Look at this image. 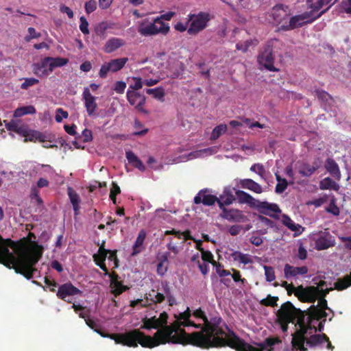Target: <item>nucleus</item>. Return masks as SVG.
<instances>
[{"label":"nucleus","mask_w":351,"mask_h":351,"mask_svg":"<svg viewBox=\"0 0 351 351\" xmlns=\"http://www.w3.org/2000/svg\"><path fill=\"white\" fill-rule=\"evenodd\" d=\"M104 242L102 243L99 247L97 254H95L93 258L96 265L104 271V275H108V270L106 266L105 261L110 250L104 248Z\"/></svg>","instance_id":"nucleus-18"},{"label":"nucleus","mask_w":351,"mask_h":351,"mask_svg":"<svg viewBox=\"0 0 351 351\" xmlns=\"http://www.w3.org/2000/svg\"><path fill=\"white\" fill-rule=\"evenodd\" d=\"M138 33L144 37L156 36L157 34L167 35L169 32L168 24H161L160 26L154 19L152 23L145 19L141 22L137 28Z\"/></svg>","instance_id":"nucleus-7"},{"label":"nucleus","mask_w":351,"mask_h":351,"mask_svg":"<svg viewBox=\"0 0 351 351\" xmlns=\"http://www.w3.org/2000/svg\"><path fill=\"white\" fill-rule=\"evenodd\" d=\"M210 21V16L208 13L201 12L198 14H189L188 23L191 22V25L188 29V34L191 36L197 35L207 27Z\"/></svg>","instance_id":"nucleus-9"},{"label":"nucleus","mask_w":351,"mask_h":351,"mask_svg":"<svg viewBox=\"0 0 351 351\" xmlns=\"http://www.w3.org/2000/svg\"><path fill=\"white\" fill-rule=\"evenodd\" d=\"M51 64H49V71H53L56 68H59V66H64V65H66L69 62V59L66 58H50L49 59Z\"/></svg>","instance_id":"nucleus-37"},{"label":"nucleus","mask_w":351,"mask_h":351,"mask_svg":"<svg viewBox=\"0 0 351 351\" xmlns=\"http://www.w3.org/2000/svg\"><path fill=\"white\" fill-rule=\"evenodd\" d=\"M49 56L44 58L39 63H35L34 64V73L38 76H48L53 71H49V64L51 62Z\"/></svg>","instance_id":"nucleus-21"},{"label":"nucleus","mask_w":351,"mask_h":351,"mask_svg":"<svg viewBox=\"0 0 351 351\" xmlns=\"http://www.w3.org/2000/svg\"><path fill=\"white\" fill-rule=\"evenodd\" d=\"M277 323L283 332H287L290 323L298 326L299 328L292 335V346L301 351H306L304 346L306 329L311 328L312 316L306 317L305 312L296 308L291 302L284 303L277 312Z\"/></svg>","instance_id":"nucleus-2"},{"label":"nucleus","mask_w":351,"mask_h":351,"mask_svg":"<svg viewBox=\"0 0 351 351\" xmlns=\"http://www.w3.org/2000/svg\"><path fill=\"white\" fill-rule=\"evenodd\" d=\"M240 185L243 189H249L256 193L263 192L262 186L252 179L246 178L241 180Z\"/></svg>","instance_id":"nucleus-29"},{"label":"nucleus","mask_w":351,"mask_h":351,"mask_svg":"<svg viewBox=\"0 0 351 351\" xmlns=\"http://www.w3.org/2000/svg\"><path fill=\"white\" fill-rule=\"evenodd\" d=\"M125 45V42L123 39L114 37L110 38L104 45V51L106 53H111L123 47Z\"/></svg>","instance_id":"nucleus-24"},{"label":"nucleus","mask_w":351,"mask_h":351,"mask_svg":"<svg viewBox=\"0 0 351 351\" xmlns=\"http://www.w3.org/2000/svg\"><path fill=\"white\" fill-rule=\"evenodd\" d=\"M86 324L92 330L99 334L104 338H110L119 343L129 348H136L138 343H147L146 340L147 335L141 332L139 329H132L124 333H105L100 328L97 323L90 317L85 322Z\"/></svg>","instance_id":"nucleus-4"},{"label":"nucleus","mask_w":351,"mask_h":351,"mask_svg":"<svg viewBox=\"0 0 351 351\" xmlns=\"http://www.w3.org/2000/svg\"><path fill=\"white\" fill-rule=\"evenodd\" d=\"M197 249L202 252V260L205 262H208L216 266L218 263L214 260L213 254L210 251H206L199 245H197Z\"/></svg>","instance_id":"nucleus-43"},{"label":"nucleus","mask_w":351,"mask_h":351,"mask_svg":"<svg viewBox=\"0 0 351 351\" xmlns=\"http://www.w3.org/2000/svg\"><path fill=\"white\" fill-rule=\"evenodd\" d=\"M80 29L82 34H89L88 23L84 16H81L80 19Z\"/></svg>","instance_id":"nucleus-56"},{"label":"nucleus","mask_w":351,"mask_h":351,"mask_svg":"<svg viewBox=\"0 0 351 351\" xmlns=\"http://www.w3.org/2000/svg\"><path fill=\"white\" fill-rule=\"evenodd\" d=\"M146 93L152 95V96L158 100H163L165 95L164 89L162 87H156L154 88H147L145 90Z\"/></svg>","instance_id":"nucleus-41"},{"label":"nucleus","mask_w":351,"mask_h":351,"mask_svg":"<svg viewBox=\"0 0 351 351\" xmlns=\"http://www.w3.org/2000/svg\"><path fill=\"white\" fill-rule=\"evenodd\" d=\"M304 337V343L309 348H314V346H317V345H322V343H324L325 341H328V336L325 333H322V335H312V333L309 335L308 333H305Z\"/></svg>","instance_id":"nucleus-23"},{"label":"nucleus","mask_w":351,"mask_h":351,"mask_svg":"<svg viewBox=\"0 0 351 351\" xmlns=\"http://www.w3.org/2000/svg\"><path fill=\"white\" fill-rule=\"evenodd\" d=\"M232 257L234 261H239L240 263L247 265L252 263V259L247 254H244L239 252H235L232 254Z\"/></svg>","instance_id":"nucleus-45"},{"label":"nucleus","mask_w":351,"mask_h":351,"mask_svg":"<svg viewBox=\"0 0 351 351\" xmlns=\"http://www.w3.org/2000/svg\"><path fill=\"white\" fill-rule=\"evenodd\" d=\"M257 210L263 215H269L270 217H274L272 213H280L281 210L279 208L278 205L276 204L269 203L268 202H261L257 199V202L254 206Z\"/></svg>","instance_id":"nucleus-17"},{"label":"nucleus","mask_w":351,"mask_h":351,"mask_svg":"<svg viewBox=\"0 0 351 351\" xmlns=\"http://www.w3.org/2000/svg\"><path fill=\"white\" fill-rule=\"evenodd\" d=\"M326 285V282L325 281H320L318 284V292L316 294V300L317 298H325L326 295L329 293L330 291H331L333 289L332 288H327L326 289H319V287H322Z\"/></svg>","instance_id":"nucleus-47"},{"label":"nucleus","mask_w":351,"mask_h":351,"mask_svg":"<svg viewBox=\"0 0 351 351\" xmlns=\"http://www.w3.org/2000/svg\"><path fill=\"white\" fill-rule=\"evenodd\" d=\"M167 256L166 255H162L160 258L159 263L156 266L157 274L160 276H163L167 270Z\"/></svg>","instance_id":"nucleus-40"},{"label":"nucleus","mask_w":351,"mask_h":351,"mask_svg":"<svg viewBox=\"0 0 351 351\" xmlns=\"http://www.w3.org/2000/svg\"><path fill=\"white\" fill-rule=\"evenodd\" d=\"M108 254H109V256H107L106 258H108V260L109 261L113 262V263H114L113 268L114 269L117 268L119 266V260L117 256V251L116 250H113V251L110 250V252H108Z\"/></svg>","instance_id":"nucleus-62"},{"label":"nucleus","mask_w":351,"mask_h":351,"mask_svg":"<svg viewBox=\"0 0 351 351\" xmlns=\"http://www.w3.org/2000/svg\"><path fill=\"white\" fill-rule=\"evenodd\" d=\"M126 96L128 102L134 106L138 111L146 113L147 111L143 108V105L145 102V97L132 90H128Z\"/></svg>","instance_id":"nucleus-16"},{"label":"nucleus","mask_w":351,"mask_h":351,"mask_svg":"<svg viewBox=\"0 0 351 351\" xmlns=\"http://www.w3.org/2000/svg\"><path fill=\"white\" fill-rule=\"evenodd\" d=\"M27 32L29 33V36H27L25 38L26 42H29L32 39L38 38L41 36L40 34L36 32L35 29L33 27H29Z\"/></svg>","instance_id":"nucleus-60"},{"label":"nucleus","mask_w":351,"mask_h":351,"mask_svg":"<svg viewBox=\"0 0 351 351\" xmlns=\"http://www.w3.org/2000/svg\"><path fill=\"white\" fill-rule=\"evenodd\" d=\"M235 200L234 196L231 193L230 191H224L223 194L221 195L218 197L217 204L221 210L226 208V206H228Z\"/></svg>","instance_id":"nucleus-32"},{"label":"nucleus","mask_w":351,"mask_h":351,"mask_svg":"<svg viewBox=\"0 0 351 351\" xmlns=\"http://www.w3.org/2000/svg\"><path fill=\"white\" fill-rule=\"evenodd\" d=\"M278 300V297L268 295L267 298L262 300L260 303L261 305L265 306L275 307L277 306V302Z\"/></svg>","instance_id":"nucleus-46"},{"label":"nucleus","mask_w":351,"mask_h":351,"mask_svg":"<svg viewBox=\"0 0 351 351\" xmlns=\"http://www.w3.org/2000/svg\"><path fill=\"white\" fill-rule=\"evenodd\" d=\"M236 195L240 203L247 204L251 207L254 208L257 199L244 191L238 190L236 191Z\"/></svg>","instance_id":"nucleus-31"},{"label":"nucleus","mask_w":351,"mask_h":351,"mask_svg":"<svg viewBox=\"0 0 351 351\" xmlns=\"http://www.w3.org/2000/svg\"><path fill=\"white\" fill-rule=\"evenodd\" d=\"M128 61V59L127 58H118L117 59H112L110 62H105L100 67L99 76L101 79H105L108 72H118V71H121Z\"/></svg>","instance_id":"nucleus-11"},{"label":"nucleus","mask_w":351,"mask_h":351,"mask_svg":"<svg viewBox=\"0 0 351 351\" xmlns=\"http://www.w3.org/2000/svg\"><path fill=\"white\" fill-rule=\"evenodd\" d=\"M317 292V287H304L302 285H300L297 287L295 297L302 302L314 303L316 301V294Z\"/></svg>","instance_id":"nucleus-12"},{"label":"nucleus","mask_w":351,"mask_h":351,"mask_svg":"<svg viewBox=\"0 0 351 351\" xmlns=\"http://www.w3.org/2000/svg\"><path fill=\"white\" fill-rule=\"evenodd\" d=\"M322 319H323L322 322H320V320H319V321H318V322H313V326L311 328L306 329V334H308V332L309 334H313V332H316L317 331H319L320 332H321V331H323L324 324L326 321V318H323Z\"/></svg>","instance_id":"nucleus-48"},{"label":"nucleus","mask_w":351,"mask_h":351,"mask_svg":"<svg viewBox=\"0 0 351 351\" xmlns=\"http://www.w3.org/2000/svg\"><path fill=\"white\" fill-rule=\"evenodd\" d=\"M282 221V223L290 230L295 232H298V234H301V231L300 230L302 226L299 224H296L288 215H283Z\"/></svg>","instance_id":"nucleus-34"},{"label":"nucleus","mask_w":351,"mask_h":351,"mask_svg":"<svg viewBox=\"0 0 351 351\" xmlns=\"http://www.w3.org/2000/svg\"><path fill=\"white\" fill-rule=\"evenodd\" d=\"M167 319H168V315L165 312H162L160 314L159 317L156 318V322L160 328V329L157 330L156 331H159V330H163L165 328V327H167Z\"/></svg>","instance_id":"nucleus-49"},{"label":"nucleus","mask_w":351,"mask_h":351,"mask_svg":"<svg viewBox=\"0 0 351 351\" xmlns=\"http://www.w3.org/2000/svg\"><path fill=\"white\" fill-rule=\"evenodd\" d=\"M84 8L86 14H89L93 12L97 8L96 1L95 0H89L86 2Z\"/></svg>","instance_id":"nucleus-59"},{"label":"nucleus","mask_w":351,"mask_h":351,"mask_svg":"<svg viewBox=\"0 0 351 351\" xmlns=\"http://www.w3.org/2000/svg\"><path fill=\"white\" fill-rule=\"evenodd\" d=\"M308 271V269L306 266L293 267L289 264H286L284 268L285 278L287 279L295 278L298 275H306Z\"/></svg>","instance_id":"nucleus-20"},{"label":"nucleus","mask_w":351,"mask_h":351,"mask_svg":"<svg viewBox=\"0 0 351 351\" xmlns=\"http://www.w3.org/2000/svg\"><path fill=\"white\" fill-rule=\"evenodd\" d=\"M175 13L173 12H166L165 14H161L160 16L155 18V22L158 23L160 26L161 24H165L162 21H171Z\"/></svg>","instance_id":"nucleus-51"},{"label":"nucleus","mask_w":351,"mask_h":351,"mask_svg":"<svg viewBox=\"0 0 351 351\" xmlns=\"http://www.w3.org/2000/svg\"><path fill=\"white\" fill-rule=\"evenodd\" d=\"M288 186V182L286 179H283L282 182H278L276 186L275 191L278 194L283 193Z\"/></svg>","instance_id":"nucleus-61"},{"label":"nucleus","mask_w":351,"mask_h":351,"mask_svg":"<svg viewBox=\"0 0 351 351\" xmlns=\"http://www.w3.org/2000/svg\"><path fill=\"white\" fill-rule=\"evenodd\" d=\"M282 46V43L278 39H271L265 45L263 51L258 56L259 64L265 66L268 71L277 72L278 69L274 66L275 55L278 53Z\"/></svg>","instance_id":"nucleus-5"},{"label":"nucleus","mask_w":351,"mask_h":351,"mask_svg":"<svg viewBox=\"0 0 351 351\" xmlns=\"http://www.w3.org/2000/svg\"><path fill=\"white\" fill-rule=\"evenodd\" d=\"M82 291L74 287L71 282H67L60 285L56 293L57 297L68 303H71V300H67L66 298L69 296H74L76 295H80Z\"/></svg>","instance_id":"nucleus-15"},{"label":"nucleus","mask_w":351,"mask_h":351,"mask_svg":"<svg viewBox=\"0 0 351 351\" xmlns=\"http://www.w3.org/2000/svg\"><path fill=\"white\" fill-rule=\"evenodd\" d=\"M148 297L147 298V300L149 299L150 301H152L154 304H160L162 303L165 298V296L160 293H157L154 290H152L148 293Z\"/></svg>","instance_id":"nucleus-42"},{"label":"nucleus","mask_w":351,"mask_h":351,"mask_svg":"<svg viewBox=\"0 0 351 351\" xmlns=\"http://www.w3.org/2000/svg\"><path fill=\"white\" fill-rule=\"evenodd\" d=\"M227 128H228V127H227L226 124L222 123V124L218 125L213 129L212 134H211L210 138L212 140L217 139L218 138H219V136L221 135H222L223 133H225L226 132Z\"/></svg>","instance_id":"nucleus-44"},{"label":"nucleus","mask_w":351,"mask_h":351,"mask_svg":"<svg viewBox=\"0 0 351 351\" xmlns=\"http://www.w3.org/2000/svg\"><path fill=\"white\" fill-rule=\"evenodd\" d=\"M0 263L25 278V243L0 235Z\"/></svg>","instance_id":"nucleus-3"},{"label":"nucleus","mask_w":351,"mask_h":351,"mask_svg":"<svg viewBox=\"0 0 351 351\" xmlns=\"http://www.w3.org/2000/svg\"><path fill=\"white\" fill-rule=\"evenodd\" d=\"M176 320L171 326L156 332L152 336H147V344L142 348H155L164 343L192 345L202 349L224 348L228 346L237 351H274L275 346L282 343L279 337H267L258 347L245 343L232 330L226 332L220 326L221 317L209 319L201 308L191 311L188 307L184 312L174 315Z\"/></svg>","instance_id":"nucleus-1"},{"label":"nucleus","mask_w":351,"mask_h":351,"mask_svg":"<svg viewBox=\"0 0 351 351\" xmlns=\"http://www.w3.org/2000/svg\"><path fill=\"white\" fill-rule=\"evenodd\" d=\"M307 3L308 4L309 7L312 9V11L306 12L301 14L290 16L289 18L287 25L280 26L279 29L284 32H288L301 27L306 24L313 23L316 19L319 18L327 10H324L321 12L319 14H317L316 16H314V12H317L321 8H319L317 10L313 8L311 6L310 3H308V0H307Z\"/></svg>","instance_id":"nucleus-6"},{"label":"nucleus","mask_w":351,"mask_h":351,"mask_svg":"<svg viewBox=\"0 0 351 351\" xmlns=\"http://www.w3.org/2000/svg\"><path fill=\"white\" fill-rule=\"evenodd\" d=\"M36 112V108L32 105L23 106L17 108L14 112V116L15 117H20L25 114H34Z\"/></svg>","instance_id":"nucleus-35"},{"label":"nucleus","mask_w":351,"mask_h":351,"mask_svg":"<svg viewBox=\"0 0 351 351\" xmlns=\"http://www.w3.org/2000/svg\"><path fill=\"white\" fill-rule=\"evenodd\" d=\"M351 286V272L343 278H338L334 283V289L337 291H343Z\"/></svg>","instance_id":"nucleus-33"},{"label":"nucleus","mask_w":351,"mask_h":351,"mask_svg":"<svg viewBox=\"0 0 351 351\" xmlns=\"http://www.w3.org/2000/svg\"><path fill=\"white\" fill-rule=\"evenodd\" d=\"M68 195L70 199V202L73 206V208L74 210L75 216H77L79 214L80 211V204L81 202L80 197L79 195L74 191L71 187H68L67 189Z\"/></svg>","instance_id":"nucleus-28"},{"label":"nucleus","mask_w":351,"mask_h":351,"mask_svg":"<svg viewBox=\"0 0 351 351\" xmlns=\"http://www.w3.org/2000/svg\"><path fill=\"white\" fill-rule=\"evenodd\" d=\"M331 0H308L311 6L314 9L322 8L324 5H326L330 3Z\"/></svg>","instance_id":"nucleus-52"},{"label":"nucleus","mask_w":351,"mask_h":351,"mask_svg":"<svg viewBox=\"0 0 351 351\" xmlns=\"http://www.w3.org/2000/svg\"><path fill=\"white\" fill-rule=\"evenodd\" d=\"M264 269L266 280L269 282L275 280L276 276L274 268L269 266H265Z\"/></svg>","instance_id":"nucleus-53"},{"label":"nucleus","mask_w":351,"mask_h":351,"mask_svg":"<svg viewBox=\"0 0 351 351\" xmlns=\"http://www.w3.org/2000/svg\"><path fill=\"white\" fill-rule=\"evenodd\" d=\"M335 244L333 237L328 232H324L315 241V249L324 250L333 246Z\"/></svg>","instance_id":"nucleus-22"},{"label":"nucleus","mask_w":351,"mask_h":351,"mask_svg":"<svg viewBox=\"0 0 351 351\" xmlns=\"http://www.w3.org/2000/svg\"><path fill=\"white\" fill-rule=\"evenodd\" d=\"M112 286L114 288L112 293L116 297L127 289L126 287L123 286L121 282H117Z\"/></svg>","instance_id":"nucleus-55"},{"label":"nucleus","mask_w":351,"mask_h":351,"mask_svg":"<svg viewBox=\"0 0 351 351\" xmlns=\"http://www.w3.org/2000/svg\"><path fill=\"white\" fill-rule=\"evenodd\" d=\"M221 217L231 222H243L246 217L240 210L235 208H223Z\"/></svg>","instance_id":"nucleus-19"},{"label":"nucleus","mask_w":351,"mask_h":351,"mask_svg":"<svg viewBox=\"0 0 351 351\" xmlns=\"http://www.w3.org/2000/svg\"><path fill=\"white\" fill-rule=\"evenodd\" d=\"M82 97L88 115L89 117L96 116L95 110L97 108L96 97L91 94L88 87L84 88Z\"/></svg>","instance_id":"nucleus-13"},{"label":"nucleus","mask_w":351,"mask_h":351,"mask_svg":"<svg viewBox=\"0 0 351 351\" xmlns=\"http://www.w3.org/2000/svg\"><path fill=\"white\" fill-rule=\"evenodd\" d=\"M316 95L318 99L325 105L330 106L333 102V98L332 96L326 91L324 90H317Z\"/></svg>","instance_id":"nucleus-38"},{"label":"nucleus","mask_w":351,"mask_h":351,"mask_svg":"<svg viewBox=\"0 0 351 351\" xmlns=\"http://www.w3.org/2000/svg\"><path fill=\"white\" fill-rule=\"evenodd\" d=\"M145 237V232L143 230H140L136 239V241L132 246V252L131 253V256H136L143 250V245Z\"/></svg>","instance_id":"nucleus-30"},{"label":"nucleus","mask_w":351,"mask_h":351,"mask_svg":"<svg viewBox=\"0 0 351 351\" xmlns=\"http://www.w3.org/2000/svg\"><path fill=\"white\" fill-rule=\"evenodd\" d=\"M250 170L252 171L257 173L259 176H263L265 173V168L264 166L261 163H255L251 167Z\"/></svg>","instance_id":"nucleus-64"},{"label":"nucleus","mask_w":351,"mask_h":351,"mask_svg":"<svg viewBox=\"0 0 351 351\" xmlns=\"http://www.w3.org/2000/svg\"><path fill=\"white\" fill-rule=\"evenodd\" d=\"M319 168L317 165H311L304 162L297 163V169L300 174L304 177H309Z\"/></svg>","instance_id":"nucleus-25"},{"label":"nucleus","mask_w":351,"mask_h":351,"mask_svg":"<svg viewBox=\"0 0 351 351\" xmlns=\"http://www.w3.org/2000/svg\"><path fill=\"white\" fill-rule=\"evenodd\" d=\"M141 329L151 330V329H160L157 322L156 317H152L150 318H145L143 319V325Z\"/></svg>","instance_id":"nucleus-39"},{"label":"nucleus","mask_w":351,"mask_h":351,"mask_svg":"<svg viewBox=\"0 0 351 351\" xmlns=\"http://www.w3.org/2000/svg\"><path fill=\"white\" fill-rule=\"evenodd\" d=\"M125 157L133 167L138 169L141 171L145 170V167L143 162L137 157V156L131 150L125 152Z\"/></svg>","instance_id":"nucleus-26"},{"label":"nucleus","mask_w":351,"mask_h":351,"mask_svg":"<svg viewBox=\"0 0 351 351\" xmlns=\"http://www.w3.org/2000/svg\"><path fill=\"white\" fill-rule=\"evenodd\" d=\"M326 210L335 216H338L340 213L339 207L335 204L333 200L330 202L328 207L326 208Z\"/></svg>","instance_id":"nucleus-63"},{"label":"nucleus","mask_w":351,"mask_h":351,"mask_svg":"<svg viewBox=\"0 0 351 351\" xmlns=\"http://www.w3.org/2000/svg\"><path fill=\"white\" fill-rule=\"evenodd\" d=\"M69 116V113L67 111L64 110L62 108H59L56 110V114L55 116V119L57 122H61L63 118H67Z\"/></svg>","instance_id":"nucleus-58"},{"label":"nucleus","mask_w":351,"mask_h":351,"mask_svg":"<svg viewBox=\"0 0 351 351\" xmlns=\"http://www.w3.org/2000/svg\"><path fill=\"white\" fill-rule=\"evenodd\" d=\"M218 201V197L210 193L208 189H204L199 191L197 195L193 198V203L196 204H203L204 206H211Z\"/></svg>","instance_id":"nucleus-14"},{"label":"nucleus","mask_w":351,"mask_h":351,"mask_svg":"<svg viewBox=\"0 0 351 351\" xmlns=\"http://www.w3.org/2000/svg\"><path fill=\"white\" fill-rule=\"evenodd\" d=\"M320 189L323 190L332 189L338 191L339 186L335 181L328 177L325 178L320 182Z\"/></svg>","instance_id":"nucleus-36"},{"label":"nucleus","mask_w":351,"mask_h":351,"mask_svg":"<svg viewBox=\"0 0 351 351\" xmlns=\"http://www.w3.org/2000/svg\"><path fill=\"white\" fill-rule=\"evenodd\" d=\"M340 11L351 14V0H343L340 5Z\"/></svg>","instance_id":"nucleus-54"},{"label":"nucleus","mask_w":351,"mask_h":351,"mask_svg":"<svg viewBox=\"0 0 351 351\" xmlns=\"http://www.w3.org/2000/svg\"><path fill=\"white\" fill-rule=\"evenodd\" d=\"M317 300H318L317 306H311L306 311H303L305 312L306 317L312 316V324L313 322H318V321L322 320L323 318H326L327 313L326 310L330 311V308L328 307L327 301L325 298H317ZM313 326L312 324L311 328Z\"/></svg>","instance_id":"nucleus-10"},{"label":"nucleus","mask_w":351,"mask_h":351,"mask_svg":"<svg viewBox=\"0 0 351 351\" xmlns=\"http://www.w3.org/2000/svg\"><path fill=\"white\" fill-rule=\"evenodd\" d=\"M325 168L327 171L336 180H340L341 172L337 163L332 158L326 160Z\"/></svg>","instance_id":"nucleus-27"},{"label":"nucleus","mask_w":351,"mask_h":351,"mask_svg":"<svg viewBox=\"0 0 351 351\" xmlns=\"http://www.w3.org/2000/svg\"><path fill=\"white\" fill-rule=\"evenodd\" d=\"M39 83L37 78H23V83L21 84V88L24 90H27L29 87L33 86Z\"/></svg>","instance_id":"nucleus-50"},{"label":"nucleus","mask_w":351,"mask_h":351,"mask_svg":"<svg viewBox=\"0 0 351 351\" xmlns=\"http://www.w3.org/2000/svg\"><path fill=\"white\" fill-rule=\"evenodd\" d=\"M291 15V9L288 5L277 4L274 5L269 13V21L274 25L283 26L287 25L289 18Z\"/></svg>","instance_id":"nucleus-8"},{"label":"nucleus","mask_w":351,"mask_h":351,"mask_svg":"<svg viewBox=\"0 0 351 351\" xmlns=\"http://www.w3.org/2000/svg\"><path fill=\"white\" fill-rule=\"evenodd\" d=\"M132 79L134 81V83L130 84L128 90L135 91L142 88L143 82L141 78H139V77H132Z\"/></svg>","instance_id":"nucleus-57"}]
</instances>
